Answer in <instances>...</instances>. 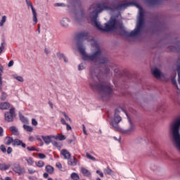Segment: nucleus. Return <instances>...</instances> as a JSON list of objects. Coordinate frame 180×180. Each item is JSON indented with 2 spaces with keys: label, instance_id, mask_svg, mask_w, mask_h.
<instances>
[{
  "label": "nucleus",
  "instance_id": "nucleus-1",
  "mask_svg": "<svg viewBox=\"0 0 180 180\" xmlns=\"http://www.w3.org/2000/svg\"><path fill=\"white\" fill-rule=\"evenodd\" d=\"M134 5L133 2H129L127 0H124L115 6L114 8L108 6L107 3L101 2L91 5L89 8L90 10L93 9L91 15V23L94 27H96L100 32H116L117 29V21L116 19H113L110 22V24L105 23V27L101 25V22L98 21V15L103 11H120V9H126L128 6Z\"/></svg>",
  "mask_w": 180,
  "mask_h": 180
},
{
  "label": "nucleus",
  "instance_id": "nucleus-2",
  "mask_svg": "<svg viewBox=\"0 0 180 180\" xmlns=\"http://www.w3.org/2000/svg\"><path fill=\"white\" fill-rule=\"evenodd\" d=\"M95 79L101 81L99 75H96L95 70H90V86L93 91H98L103 98L106 96L107 98L110 97L113 92V89L110 84H105V83H99L95 82Z\"/></svg>",
  "mask_w": 180,
  "mask_h": 180
},
{
  "label": "nucleus",
  "instance_id": "nucleus-3",
  "mask_svg": "<svg viewBox=\"0 0 180 180\" xmlns=\"http://www.w3.org/2000/svg\"><path fill=\"white\" fill-rule=\"evenodd\" d=\"M144 26V10H143L142 7H139V15L138 19V22L136 28L132 30L131 32L126 31L124 29L121 28L120 31V35L123 37H134V36H139L141 31L143 30V27Z\"/></svg>",
  "mask_w": 180,
  "mask_h": 180
},
{
  "label": "nucleus",
  "instance_id": "nucleus-4",
  "mask_svg": "<svg viewBox=\"0 0 180 180\" xmlns=\"http://www.w3.org/2000/svg\"><path fill=\"white\" fill-rule=\"evenodd\" d=\"M78 50L82 56V60L84 61H99L100 64H106L108 63V58L103 57L101 49H98L97 51L93 55H88L85 52V48L81 44H78Z\"/></svg>",
  "mask_w": 180,
  "mask_h": 180
},
{
  "label": "nucleus",
  "instance_id": "nucleus-5",
  "mask_svg": "<svg viewBox=\"0 0 180 180\" xmlns=\"http://www.w3.org/2000/svg\"><path fill=\"white\" fill-rule=\"evenodd\" d=\"M171 131L174 139L176 147L180 150V117L172 124Z\"/></svg>",
  "mask_w": 180,
  "mask_h": 180
},
{
  "label": "nucleus",
  "instance_id": "nucleus-6",
  "mask_svg": "<svg viewBox=\"0 0 180 180\" xmlns=\"http://www.w3.org/2000/svg\"><path fill=\"white\" fill-rule=\"evenodd\" d=\"M120 111L119 109H115L114 120L111 122V125L114 129H119V123L122 122V117L119 115Z\"/></svg>",
  "mask_w": 180,
  "mask_h": 180
},
{
  "label": "nucleus",
  "instance_id": "nucleus-7",
  "mask_svg": "<svg viewBox=\"0 0 180 180\" xmlns=\"http://www.w3.org/2000/svg\"><path fill=\"white\" fill-rule=\"evenodd\" d=\"M15 117H16V114L15 113V108H11L9 112H6L4 113V120H6V122H8V123L13 122Z\"/></svg>",
  "mask_w": 180,
  "mask_h": 180
},
{
  "label": "nucleus",
  "instance_id": "nucleus-8",
  "mask_svg": "<svg viewBox=\"0 0 180 180\" xmlns=\"http://www.w3.org/2000/svg\"><path fill=\"white\" fill-rule=\"evenodd\" d=\"M13 171L18 175H23L24 174H26V169H25V167H22L20 165L16 163L13 165Z\"/></svg>",
  "mask_w": 180,
  "mask_h": 180
},
{
  "label": "nucleus",
  "instance_id": "nucleus-9",
  "mask_svg": "<svg viewBox=\"0 0 180 180\" xmlns=\"http://www.w3.org/2000/svg\"><path fill=\"white\" fill-rule=\"evenodd\" d=\"M26 2L27 6H30L32 9L34 25H37V13H36V10L34 9V7H33V4L29 0H26Z\"/></svg>",
  "mask_w": 180,
  "mask_h": 180
},
{
  "label": "nucleus",
  "instance_id": "nucleus-10",
  "mask_svg": "<svg viewBox=\"0 0 180 180\" xmlns=\"http://www.w3.org/2000/svg\"><path fill=\"white\" fill-rule=\"evenodd\" d=\"M76 37L77 40H88L89 39V32L82 31L77 34Z\"/></svg>",
  "mask_w": 180,
  "mask_h": 180
},
{
  "label": "nucleus",
  "instance_id": "nucleus-11",
  "mask_svg": "<svg viewBox=\"0 0 180 180\" xmlns=\"http://www.w3.org/2000/svg\"><path fill=\"white\" fill-rule=\"evenodd\" d=\"M42 140L44 141L45 144L49 145L50 143H51V139H56V136L53 135H49V136H41Z\"/></svg>",
  "mask_w": 180,
  "mask_h": 180
},
{
  "label": "nucleus",
  "instance_id": "nucleus-12",
  "mask_svg": "<svg viewBox=\"0 0 180 180\" xmlns=\"http://www.w3.org/2000/svg\"><path fill=\"white\" fill-rule=\"evenodd\" d=\"M13 146L14 147L21 146L22 148H26V143H23L21 140H19L18 139H14Z\"/></svg>",
  "mask_w": 180,
  "mask_h": 180
},
{
  "label": "nucleus",
  "instance_id": "nucleus-13",
  "mask_svg": "<svg viewBox=\"0 0 180 180\" xmlns=\"http://www.w3.org/2000/svg\"><path fill=\"white\" fill-rule=\"evenodd\" d=\"M60 154L64 157L65 160H70L71 159V153H69L67 149H63L60 151Z\"/></svg>",
  "mask_w": 180,
  "mask_h": 180
},
{
  "label": "nucleus",
  "instance_id": "nucleus-14",
  "mask_svg": "<svg viewBox=\"0 0 180 180\" xmlns=\"http://www.w3.org/2000/svg\"><path fill=\"white\" fill-rule=\"evenodd\" d=\"M152 74L155 78H161V76L162 75L161 71L157 68L152 70Z\"/></svg>",
  "mask_w": 180,
  "mask_h": 180
},
{
  "label": "nucleus",
  "instance_id": "nucleus-15",
  "mask_svg": "<svg viewBox=\"0 0 180 180\" xmlns=\"http://www.w3.org/2000/svg\"><path fill=\"white\" fill-rule=\"evenodd\" d=\"M80 171L84 176H86L87 178H89V176L91 175V171L85 167H81Z\"/></svg>",
  "mask_w": 180,
  "mask_h": 180
},
{
  "label": "nucleus",
  "instance_id": "nucleus-16",
  "mask_svg": "<svg viewBox=\"0 0 180 180\" xmlns=\"http://www.w3.org/2000/svg\"><path fill=\"white\" fill-rule=\"evenodd\" d=\"M9 108H11V104L9 103L4 102L0 103V109L2 110H7Z\"/></svg>",
  "mask_w": 180,
  "mask_h": 180
},
{
  "label": "nucleus",
  "instance_id": "nucleus-17",
  "mask_svg": "<svg viewBox=\"0 0 180 180\" xmlns=\"http://www.w3.org/2000/svg\"><path fill=\"white\" fill-rule=\"evenodd\" d=\"M9 168H11L10 164L0 163V171H7Z\"/></svg>",
  "mask_w": 180,
  "mask_h": 180
},
{
  "label": "nucleus",
  "instance_id": "nucleus-18",
  "mask_svg": "<svg viewBox=\"0 0 180 180\" xmlns=\"http://www.w3.org/2000/svg\"><path fill=\"white\" fill-rule=\"evenodd\" d=\"M70 23V20L68 18H63L60 21V25L63 27H68Z\"/></svg>",
  "mask_w": 180,
  "mask_h": 180
},
{
  "label": "nucleus",
  "instance_id": "nucleus-19",
  "mask_svg": "<svg viewBox=\"0 0 180 180\" xmlns=\"http://www.w3.org/2000/svg\"><path fill=\"white\" fill-rule=\"evenodd\" d=\"M45 169L48 174H54V167L50 165H46Z\"/></svg>",
  "mask_w": 180,
  "mask_h": 180
},
{
  "label": "nucleus",
  "instance_id": "nucleus-20",
  "mask_svg": "<svg viewBox=\"0 0 180 180\" xmlns=\"http://www.w3.org/2000/svg\"><path fill=\"white\" fill-rule=\"evenodd\" d=\"M10 131L14 135V136H19V131L16 129V127L12 126L10 127Z\"/></svg>",
  "mask_w": 180,
  "mask_h": 180
},
{
  "label": "nucleus",
  "instance_id": "nucleus-21",
  "mask_svg": "<svg viewBox=\"0 0 180 180\" xmlns=\"http://www.w3.org/2000/svg\"><path fill=\"white\" fill-rule=\"evenodd\" d=\"M68 165H71L72 167H75L77 165V159L75 158H73V160L69 159L68 161Z\"/></svg>",
  "mask_w": 180,
  "mask_h": 180
},
{
  "label": "nucleus",
  "instance_id": "nucleus-22",
  "mask_svg": "<svg viewBox=\"0 0 180 180\" xmlns=\"http://www.w3.org/2000/svg\"><path fill=\"white\" fill-rule=\"evenodd\" d=\"M6 141L5 144L6 146H11V144H12V143L13 144V141H14L13 138L11 137V136H6Z\"/></svg>",
  "mask_w": 180,
  "mask_h": 180
},
{
  "label": "nucleus",
  "instance_id": "nucleus-23",
  "mask_svg": "<svg viewBox=\"0 0 180 180\" xmlns=\"http://www.w3.org/2000/svg\"><path fill=\"white\" fill-rule=\"evenodd\" d=\"M24 160H25V161H27L28 165H33V164H34V160H33V158L30 157H25L24 158Z\"/></svg>",
  "mask_w": 180,
  "mask_h": 180
},
{
  "label": "nucleus",
  "instance_id": "nucleus-24",
  "mask_svg": "<svg viewBox=\"0 0 180 180\" xmlns=\"http://www.w3.org/2000/svg\"><path fill=\"white\" fill-rule=\"evenodd\" d=\"M56 56H57L58 58H59V60H61V58H63L65 63H68V60H67V58H65V56H64V54L58 52V53H57Z\"/></svg>",
  "mask_w": 180,
  "mask_h": 180
},
{
  "label": "nucleus",
  "instance_id": "nucleus-25",
  "mask_svg": "<svg viewBox=\"0 0 180 180\" xmlns=\"http://www.w3.org/2000/svg\"><path fill=\"white\" fill-rule=\"evenodd\" d=\"M70 178L73 180H79V175L75 172H73L71 174Z\"/></svg>",
  "mask_w": 180,
  "mask_h": 180
},
{
  "label": "nucleus",
  "instance_id": "nucleus-26",
  "mask_svg": "<svg viewBox=\"0 0 180 180\" xmlns=\"http://www.w3.org/2000/svg\"><path fill=\"white\" fill-rule=\"evenodd\" d=\"M104 174H106L107 175H112V174H113V170H112L110 167H108L104 169Z\"/></svg>",
  "mask_w": 180,
  "mask_h": 180
},
{
  "label": "nucleus",
  "instance_id": "nucleus-27",
  "mask_svg": "<svg viewBox=\"0 0 180 180\" xmlns=\"http://www.w3.org/2000/svg\"><path fill=\"white\" fill-rule=\"evenodd\" d=\"M23 129H24V130H26V131H30V133H32V131H33V127H32L29 125L24 124Z\"/></svg>",
  "mask_w": 180,
  "mask_h": 180
},
{
  "label": "nucleus",
  "instance_id": "nucleus-28",
  "mask_svg": "<svg viewBox=\"0 0 180 180\" xmlns=\"http://www.w3.org/2000/svg\"><path fill=\"white\" fill-rule=\"evenodd\" d=\"M35 165H37V167H38L39 168H43V167H44L45 164L44 162H43V160H39L38 162H37L35 163Z\"/></svg>",
  "mask_w": 180,
  "mask_h": 180
},
{
  "label": "nucleus",
  "instance_id": "nucleus-29",
  "mask_svg": "<svg viewBox=\"0 0 180 180\" xmlns=\"http://www.w3.org/2000/svg\"><path fill=\"white\" fill-rule=\"evenodd\" d=\"M20 120L22 122V123H27V118L25 117L22 114L19 113Z\"/></svg>",
  "mask_w": 180,
  "mask_h": 180
},
{
  "label": "nucleus",
  "instance_id": "nucleus-30",
  "mask_svg": "<svg viewBox=\"0 0 180 180\" xmlns=\"http://www.w3.org/2000/svg\"><path fill=\"white\" fill-rule=\"evenodd\" d=\"M86 158H88V160H91V161H96V158H95V157L90 155V153L88 152L86 153Z\"/></svg>",
  "mask_w": 180,
  "mask_h": 180
},
{
  "label": "nucleus",
  "instance_id": "nucleus-31",
  "mask_svg": "<svg viewBox=\"0 0 180 180\" xmlns=\"http://www.w3.org/2000/svg\"><path fill=\"white\" fill-rule=\"evenodd\" d=\"M5 22H6V15H4L0 21V27H2L4 26Z\"/></svg>",
  "mask_w": 180,
  "mask_h": 180
},
{
  "label": "nucleus",
  "instance_id": "nucleus-32",
  "mask_svg": "<svg viewBox=\"0 0 180 180\" xmlns=\"http://www.w3.org/2000/svg\"><path fill=\"white\" fill-rule=\"evenodd\" d=\"M58 140H60V141H63V140H65V136L63 134H58V136L56 137Z\"/></svg>",
  "mask_w": 180,
  "mask_h": 180
},
{
  "label": "nucleus",
  "instance_id": "nucleus-33",
  "mask_svg": "<svg viewBox=\"0 0 180 180\" xmlns=\"http://www.w3.org/2000/svg\"><path fill=\"white\" fill-rule=\"evenodd\" d=\"M150 5H157L159 2H161V0H148Z\"/></svg>",
  "mask_w": 180,
  "mask_h": 180
},
{
  "label": "nucleus",
  "instance_id": "nucleus-34",
  "mask_svg": "<svg viewBox=\"0 0 180 180\" xmlns=\"http://www.w3.org/2000/svg\"><path fill=\"white\" fill-rule=\"evenodd\" d=\"M62 114L63 115V116H65V119L67 122H71V118H70V117L67 115V113H65V112H63Z\"/></svg>",
  "mask_w": 180,
  "mask_h": 180
},
{
  "label": "nucleus",
  "instance_id": "nucleus-35",
  "mask_svg": "<svg viewBox=\"0 0 180 180\" xmlns=\"http://www.w3.org/2000/svg\"><path fill=\"white\" fill-rule=\"evenodd\" d=\"M5 50V42H2L0 46V54H2V51Z\"/></svg>",
  "mask_w": 180,
  "mask_h": 180
},
{
  "label": "nucleus",
  "instance_id": "nucleus-36",
  "mask_svg": "<svg viewBox=\"0 0 180 180\" xmlns=\"http://www.w3.org/2000/svg\"><path fill=\"white\" fill-rule=\"evenodd\" d=\"M56 168H58L60 171H63V165H61L60 162H56Z\"/></svg>",
  "mask_w": 180,
  "mask_h": 180
},
{
  "label": "nucleus",
  "instance_id": "nucleus-37",
  "mask_svg": "<svg viewBox=\"0 0 180 180\" xmlns=\"http://www.w3.org/2000/svg\"><path fill=\"white\" fill-rule=\"evenodd\" d=\"M172 82L173 84V85H174L176 88V89H179V87H178V84H176V79H175V78H173L172 79Z\"/></svg>",
  "mask_w": 180,
  "mask_h": 180
},
{
  "label": "nucleus",
  "instance_id": "nucleus-38",
  "mask_svg": "<svg viewBox=\"0 0 180 180\" xmlns=\"http://www.w3.org/2000/svg\"><path fill=\"white\" fill-rule=\"evenodd\" d=\"M38 157L40 160H44L46 157V155L43 154V153H39L38 154Z\"/></svg>",
  "mask_w": 180,
  "mask_h": 180
},
{
  "label": "nucleus",
  "instance_id": "nucleus-39",
  "mask_svg": "<svg viewBox=\"0 0 180 180\" xmlns=\"http://www.w3.org/2000/svg\"><path fill=\"white\" fill-rule=\"evenodd\" d=\"M0 92H2V73L0 72Z\"/></svg>",
  "mask_w": 180,
  "mask_h": 180
},
{
  "label": "nucleus",
  "instance_id": "nucleus-40",
  "mask_svg": "<svg viewBox=\"0 0 180 180\" xmlns=\"http://www.w3.org/2000/svg\"><path fill=\"white\" fill-rule=\"evenodd\" d=\"M27 150H28V151H36V148L34 146H27Z\"/></svg>",
  "mask_w": 180,
  "mask_h": 180
},
{
  "label": "nucleus",
  "instance_id": "nucleus-41",
  "mask_svg": "<svg viewBox=\"0 0 180 180\" xmlns=\"http://www.w3.org/2000/svg\"><path fill=\"white\" fill-rule=\"evenodd\" d=\"M15 79H17V81H19V82H23V77H22L21 76L15 77Z\"/></svg>",
  "mask_w": 180,
  "mask_h": 180
},
{
  "label": "nucleus",
  "instance_id": "nucleus-42",
  "mask_svg": "<svg viewBox=\"0 0 180 180\" xmlns=\"http://www.w3.org/2000/svg\"><path fill=\"white\" fill-rule=\"evenodd\" d=\"M0 149H1V150L3 153H6V148L5 147L4 145H1V146H0Z\"/></svg>",
  "mask_w": 180,
  "mask_h": 180
},
{
  "label": "nucleus",
  "instance_id": "nucleus-43",
  "mask_svg": "<svg viewBox=\"0 0 180 180\" xmlns=\"http://www.w3.org/2000/svg\"><path fill=\"white\" fill-rule=\"evenodd\" d=\"M85 68L84 67V65L82 63H81L80 65H79L78 66V70L79 71H81L82 70H84Z\"/></svg>",
  "mask_w": 180,
  "mask_h": 180
},
{
  "label": "nucleus",
  "instance_id": "nucleus-44",
  "mask_svg": "<svg viewBox=\"0 0 180 180\" xmlns=\"http://www.w3.org/2000/svg\"><path fill=\"white\" fill-rule=\"evenodd\" d=\"M32 124L33 126H37V122L36 119H32Z\"/></svg>",
  "mask_w": 180,
  "mask_h": 180
},
{
  "label": "nucleus",
  "instance_id": "nucleus-45",
  "mask_svg": "<svg viewBox=\"0 0 180 180\" xmlns=\"http://www.w3.org/2000/svg\"><path fill=\"white\" fill-rule=\"evenodd\" d=\"M6 99V94L2 93L1 94V101H5Z\"/></svg>",
  "mask_w": 180,
  "mask_h": 180
},
{
  "label": "nucleus",
  "instance_id": "nucleus-46",
  "mask_svg": "<svg viewBox=\"0 0 180 180\" xmlns=\"http://www.w3.org/2000/svg\"><path fill=\"white\" fill-rule=\"evenodd\" d=\"M96 174H98V175L101 176V178H103V173L102 172L97 170Z\"/></svg>",
  "mask_w": 180,
  "mask_h": 180
},
{
  "label": "nucleus",
  "instance_id": "nucleus-47",
  "mask_svg": "<svg viewBox=\"0 0 180 180\" xmlns=\"http://www.w3.org/2000/svg\"><path fill=\"white\" fill-rule=\"evenodd\" d=\"M28 172L30 174H34L36 172V170H33L32 169H28Z\"/></svg>",
  "mask_w": 180,
  "mask_h": 180
},
{
  "label": "nucleus",
  "instance_id": "nucleus-48",
  "mask_svg": "<svg viewBox=\"0 0 180 180\" xmlns=\"http://www.w3.org/2000/svg\"><path fill=\"white\" fill-rule=\"evenodd\" d=\"M12 151H13L12 148L8 147V148H7V153H8V154H11V153H12Z\"/></svg>",
  "mask_w": 180,
  "mask_h": 180
},
{
  "label": "nucleus",
  "instance_id": "nucleus-49",
  "mask_svg": "<svg viewBox=\"0 0 180 180\" xmlns=\"http://www.w3.org/2000/svg\"><path fill=\"white\" fill-rule=\"evenodd\" d=\"M55 6H65V4H60V3H56L55 4Z\"/></svg>",
  "mask_w": 180,
  "mask_h": 180
},
{
  "label": "nucleus",
  "instance_id": "nucleus-50",
  "mask_svg": "<svg viewBox=\"0 0 180 180\" xmlns=\"http://www.w3.org/2000/svg\"><path fill=\"white\" fill-rule=\"evenodd\" d=\"M13 60H10L8 64V67H13Z\"/></svg>",
  "mask_w": 180,
  "mask_h": 180
},
{
  "label": "nucleus",
  "instance_id": "nucleus-51",
  "mask_svg": "<svg viewBox=\"0 0 180 180\" xmlns=\"http://www.w3.org/2000/svg\"><path fill=\"white\" fill-rule=\"evenodd\" d=\"M60 122L62 124H64V125L67 124V122H65V120H64V118H61Z\"/></svg>",
  "mask_w": 180,
  "mask_h": 180
},
{
  "label": "nucleus",
  "instance_id": "nucleus-52",
  "mask_svg": "<svg viewBox=\"0 0 180 180\" xmlns=\"http://www.w3.org/2000/svg\"><path fill=\"white\" fill-rule=\"evenodd\" d=\"M44 52H45V53H46V55L50 54V50H49V49H47V48H46V49H44Z\"/></svg>",
  "mask_w": 180,
  "mask_h": 180
},
{
  "label": "nucleus",
  "instance_id": "nucleus-53",
  "mask_svg": "<svg viewBox=\"0 0 180 180\" xmlns=\"http://www.w3.org/2000/svg\"><path fill=\"white\" fill-rule=\"evenodd\" d=\"M4 136V129L0 127V136Z\"/></svg>",
  "mask_w": 180,
  "mask_h": 180
},
{
  "label": "nucleus",
  "instance_id": "nucleus-54",
  "mask_svg": "<svg viewBox=\"0 0 180 180\" xmlns=\"http://www.w3.org/2000/svg\"><path fill=\"white\" fill-rule=\"evenodd\" d=\"M66 126V130H72L71 126L70 124H67Z\"/></svg>",
  "mask_w": 180,
  "mask_h": 180
},
{
  "label": "nucleus",
  "instance_id": "nucleus-55",
  "mask_svg": "<svg viewBox=\"0 0 180 180\" xmlns=\"http://www.w3.org/2000/svg\"><path fill=\"white\" fill-rule=\"evenodd\" d=\"M44 178H49V173H44L43 174Z\"/></svg>",
  "mask_w": 180,
  "mask_h": 180
},
{
  "label": "nucleus",
  "instance_id": "nucleus-56",
  "mask_svg": "<svg viewBox=\"0 0 180 180\" xmlns=\"http://www.w3.org/2000/svg\"><path fill=\"white\" fill-rule=\"evenodd\" d=\"M74 20H75V23H78V22H79L78 17H75Z\"/></svg>",
  "mask_w": 180,
  "mask_h": 180
},
{
  "label": "nucleus",
  "instance_id": "nucleus-57",
  "mask_svg": "<svg viewBox=\"0 0 180 180\" xmlns=\"http://www.w3.org/2000/svg\"><path fill=\"white\" fill-rule=\"evenodd\" d=\"M29 141H34V137H33V136H30V137H29Z\"/></svg>",
  "mask_w": 180,
  "mask_h": 180
},
{
  "label": "nucleus",
  "instance_id": "nucleus-58",
  "mask_svg": "<svg viewBox=\"0 0 180 180\" xmlns=\"http://www.w3.org/2000/svg\"><path fill=\"white\" fill-rule=\"evenodd\" d=\"M0 72L1 73L4 71V66H2V65L0 64Z\"/></svg>",
  "mask_w": 180,
  "mask_h": 180
},
{
  "label": "nucleus",
  "instance_id": "nucleus-59",
  "mask_svg": "<svg viewBox=\"0 0 180 180\" xmlns=\"http://www.w3.org/2000/svg\"><path fill=\"white\" fill-rule=\"evenodd\" d=\"M83 131H84V134H86V130L85 129V125H83Z\"/></svg>",
  "mask_w": 180,
  "mask_h": 180
},
{
  "label": "nucleus",
  "instance_id": "nucleus-60",
  "mask_svg": "<svg viewBox=\"0 0 180 180\" xmlns=\"http://www.w3.org/2000/svg\"><path fill=\"white\" fill-rule=\"evenodd\" d=\"M50 107L51 108V109H53V103L50 102L49 103Z\"/></svg>",
  "mask_w": 180,
  "mask_h": 180
},
{
  "label": "nucleus",
  "instance_id": "nucleus-61",
  "mask_svg": "<svg viewBox=\"0 0 180 180\" xmlns=\"http://www.w3.org/2000/svg\"><path fill=\"white\" fill-rule=\"evenodd\" d=\"M37 140L38 141H41V138L39 137V136H37Z\"/></svg>",
  "mask_w": 180,
  "mask_h": 180
},
{
  "label": "nucleus",
  "instance_id": "nucleus-62",
  "mask_svg": "<svg viewBox=\"0 0 180 180\" xmlns=\"http://www.w3.org/2000/svg\"><path fill=\"white\" fill-rule=\"evenodd\" d=\"M6 180H12V179L11 178V177H9V176H8V177H6V179H5Z\"/></svg>",
  "mask_w": 180,
  "mask_h": 180
},
{
  "label": "nucleus",
  "instance_id": "nucleus-63",
  "mask_svg": "<svg viewBox=\"0 0 180 180\" xmlns=\"http://www.w3.org/2000/svg\"><path fill=\"white\" fill-rule=\"evenodd\" d=\"M38 33H40V25H38Z\"/></svg>",
  "mask_w": 180,
  "mask_h": 180
},
{
  "label": "nucleus",
  "instance_id": "nucleus-64",
  "mask_svg": "<svg viewBox=\"0 0 180 180\" xmlns=\"http://www.w3.org/2000/svg\"><path fill=\"white\" fill-rule=\"evenodd\" d=\"M54 146H58V142H54Z\"/></svg>",
  "mask_w": 180,
  "mask_h": 180
}]
</instances>
